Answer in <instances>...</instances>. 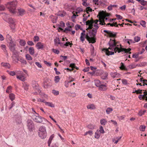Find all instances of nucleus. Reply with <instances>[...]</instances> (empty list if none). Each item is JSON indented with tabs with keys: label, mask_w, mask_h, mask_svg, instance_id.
Returning a JSON list of instances; mask_svg holds the SVG:
<instances>
[{
	"label": "nucleus",
	"mask_w": 147,
	"mask_h": 147,
	"mask_svg": "<svg viewBox=\"0 0 147 147\" xmlns=\"http://www.w3.org/2000/svg\"><path fill=\"white\" fill-rule=\"evenodd\" d=\"M16 43L14 42L13 40H11L9 42V48L10 51L15 55L18 54V52L16 49Z\"/></svg>",
	"instance_id": "20e7f679"
},
{
	"label": "nucleus",
	"mask_w": 147,
	"mask_h": 147,
	"mask_svg": "<svg viewBox=\"0 0 147 147\" xmlns=\"http://www.w3.org/2000/svg\"><path fill=\"white\" fill-rule=\"evenodd\" d=\"M44 44L41 42H38L36 45V47L38 50L43 49Z\"/></svg>",
	"instance_id": "4468645a"
},
{
	"label": "nucleus",
	"mask_w": 147,
	"mask_h": 147,
	"mask_svg": "<svg viewBox=\"0 0 147 147\" xmlns=\"http://www.w3.org/2000/svg\"><path fill=\"white\" fill-rule=\"evenodd\" d=\"M38 135L42 139H45L47 136L46 128L43 126H40L38 131Z\"/></svg>",
	"instance_id": "7ed1b4c3"
},
{
	"label": "nucleus",
	"mask_w": 147,
	"mask_h": 147,
	"mask_svg": "<svg viewBox=\"0 0 147 147\" xmlns=\"http://www.w3.org/2000/svg\"><path fill=\"white\" fill-rule=\"evenodd\" d=\"M146 111L145 110L144 111L140 110L138 113V115L140 116H141L142 115H144L146 112Z\"/></svg>",
	"instance_id": "8fccbe9b"
},
{
	"label": "nucleus",
	"mask_w": 147,
	"mask_h": 147,
	"mask_svg": "<svg viewBox=\"0 0 147 147\" xmlns=\"http://www.w3.org/2000/svg\"><path fill=\"white\" fill-rule=\"evenodd\" d=\"M20 45L22 46H24L25 45L26 43L25 41L23 40H21L19 42Z\"/></svg>",
	"instance_id": "58836bf2"
},
{
	"label": "nucleus",
	"mask_w": 147,
	"mask_h": 147,
	"mask_svg": "<svg viewBox=\"0 0 147 147\" xmlns=\"http://www.w3.org/2000/svg\"><path fill=\"white\" fill-rule=\"evenodd\" d=\"M99 90L102 91H106L107 89V84L102 82V84L98 87Z\"/></svg>",
	"instance_id": "9d476101"
},
{
	"label": "nucleus",
	"mask_w": 147,
	"mask_h": 147,
	"mask_svg": "<svg viewBox=\"0 0 147 147\" xmlns=\"http://www.w3.org/2000/svg\"><path fill=\"white\" fill-rule=\"evenodd\" d=\"M52 93L55 96H57L59 94V92L58 91L55 90H53L52 92Z\"/></svg>",
	"instance_id": "c9c22d12"
},
{
	"label": "nucleus",
	"mask_w": 147,
	"mask_h": 147,
	"mask_svg": "<svg viewBox=\"0 0 147 147\" xmlns=\"http://www.w3.org/2000/svg\"><path fill=\"white\" fill-rule=\"evenodd\" d=\"M100 124L102 125H105L107 123V120L105 119H102L100 120Z\"/></svg>",
	"instance_id": "b1692460"
},
{
	"label": "nucleus",
	"mask_w": 147,
	"mask_h": 147,
	"mask_svg": "<svg viewBox=\"0 0 147 147\" xmlns=\"http://www.w3.org/2000/svg\"><path fill=\"white\" fill-rule=\"evenodd\" d=\"M107 20V18H106L105 17H104L103 19V22H102L101 20H100L99 22H100V24H101L102 25H105V23L104 22V20Z\"/></svg>",
	"instance_id": "4d7b16f0"
},
{
	"label": "nucleus",
	"mask_w": 147,
	"mask_h": 147,
	"mask_svg": "<svg viewBox=\"0 0 147 147\" xmlns=\"http://www.w3.org/2000/svg\"><path fill=\"white\" fill-rule=\"evenodd\" d=\"M74 78H72V79L69 81H66L65 82V86L66 88H68L69 87V84L71 82L74 81Z\"/></svg>",
	"instance_id": "6ab92c4d"
},
{
	"label": "nucleus",
	"mask_w": 147,
	"mask_h": 147,
	"mask_svg": "<svg viewBox=\"0 0 147 147\" xmlns=\"http://www.w3.org/2000/svg\"><path fill=\"white\" fill-rule=\"evenodd\" d=\"M39 37L37 36H35L34 37V40L35 42L39 40Z\"/></svg>",
	"instance_id": "774afa93"
},
{
	"label": "nucleus",
	"mask_w": 147,
	"mask_h": 147,
	"mask_svg": "<svg viewBox=\"0 0 147 147\" xmlns=\"http://www.w3.org/2000/svg\"><path fill=\"white\" fill-rule=\"evenodd\" d=\"M9 98L12 101L15 99V95L11 93L9 94Z\"/></svg>",
	"instance_id": "473e14b6"
},
{
	"label": "nucleus",
	"mask_w": 147,
	"mask_h": 147,
	"mask_svg": "<svg viewBox=\"0 0 147 147\" xmlns=\"http://www.w3.org/2000/svg\"><path fill=\"white\" fill-rule=\"evenodd\" d=\"M18 74V75H17L16 76V77L18 79L22 81H24L26 80V74Z\"/></svg>",
	"instance_id": "9b49d317"
},
{
	"label": "nucleus",
	"mask_w": 147,
	"mask_h": 147,
	"mask_svg": "<svg viewBox=\"0 0 147 147\" xmlns=\"http://www.w3.org/2000/svg\"><path fill=\"white\" fill-rule=\"evenodd\" d=\"M99 26H98V24H97L96 23L94 24L93 27L91 29H92V34L93 36H95L96 35L97 32V30Z\"/></svg>",
	"instance_id": "1a4fd4ad"
},
{
	"label": "nucleus",
	"mask_w": 147,
	"mask_h": 147,
	"mask_svg": "<svg viewBox=\"0 0 147 147\" xmlns=\"http://www.w3.org/2000/svg\"><path fill=\"white\" fill-rule=\"evenodd\" d=\"M32 118L34 121L37 123H41L43 121V119L44 118L40 116L36 113L32 116Z\"/></svg>",
	"instance_id": "423d86ee"
},
{
	"label": "nucleus",
	"mask_w": 147,
	"mask_h": 147,
	"mask_svg": "<svg viewBox=\"0 0 147 147\" xmlns=\"http://www.w3.org/2000/svg\"><path fill=\"white\" fill-rule=\"evenodd\" d=\"M28 85L27 84L24 83L23 84V86L24 89L25 90H27L28 89Z\"/></svg>",
	"instance_id": "5fc2aeb1"
},
{
	"label": "nucleus",
	"mask_w": 147,
	"mask_h": 147,
	"mask_svg": "<svg viewBox=\"0 0 147 147\" xmlns=\"http://www.w3.org/2000/svg\"><path fill=\"white\" fill-rule=\"evenodd\" d=\"M87 36H88V34H84L83 33H81L80 40L82 42H83L85 40V38L86 39Z\"/></svg>",
	"instance_id": "f3484780"
},
{
	"label": "nucleus",
	"mask_w": 147,
	"mask_h": 147,
	"mask_svg": "<svg viewBox=\"0 0 147 147\" xmlns=\"http://www.w3.org/2000/svg\"><path fill=\"white\" fill-rule=\"evenodd\" d=\"M50 17L51 18V20L53 23H54L56 22L57 20V17L52 16H51Z\"/></svg>",
	"instance_id": "c756f323"
},
{
	"label": "nucleus",
	"mask_w": 147,
	"mask_h": 147,
	"mask_svg": "<svg viewBox=\"0 0 147 147\" xmlns=\"http://www.w3.org/2000/svg\"><path fill=\"white\" fill-rule=\"evenodd\" d=\"M86 39L89 42L92 43H94L96 42L95 38L90 37L89 36H87Z\"/></svg>",
	"instance_id": "2eb2a0df"
},
{
	"label": "nucleus",
	"mask_w": 147,
	"mask_h": 147,
	"mask_svg": "<svg viewBox=\"0 0 147 147\" xmlns=\"http://www.w3.org/2000/svg\"><path fill=\"white\" fill-rule=\"evenodd\" d=\"M55 136L54 134H52L50 137L49 138V139L48 141V146H50V144L51 143V141L52 140H53V139L54 138V137Z\"/></svg>",
	"instance_id": "bb28decb"
},
{
	"label": "nucleus",
	"mask_w": 147,
	"mask_h": 147,
	"mask_svg": "<svg viewBox=\"0 0 147 147\" xmlns=\"http://www.w3.org/2000/svg\"><path fill=\"white\" fill-rule=\"evenodd\" d=\"M18 13L19 15L20 16H22L24 14L25 11L22 9L19 8L18 9Z\"/></svg>",
	"instance_id": "c85d7f7f"
},
{
	"label": "nucleus",
	"mask_w": 147,
	"mask_h": 147,
	"mask_svg": "<svg viewBox=\"0 0 147 147\" xmlns=\"http://www.w3.org/2000/svg\"><path fill=\"white\" fill-rule=\"evenodd\" d=\"M28 5L32 8V9H28V10L31 12H35L36 10V9L32 5L29 4Z\"/></svg>",
	"instance_id": "a211bd4d"
},
{
	"label": "nucleus",
	"mask_w": 147,
	"mask_h": 147,
	"mask_svg": "<svg viewBox=\"0 0 147 147\" xmlns=\"http://www.w3.org/2000/svg\"><path fill=\"white\" fill-rule=\"evenodd\" d=\"M44 63L48 66H50L51 65V64L50 62H48L46 61H45L44 62Z\"/></svg>",
	"instance_id": "680f3d73"
},
{
	"label": "nucleus",
	"mask_w": 147,
	"mask_h": 147,
	"mask_svg": "<svg viewBox=\"0 0 147 147\" xmlns=\"http://www.w3.org/2000/svg\"><path fill=\"white\" fill-rule=\"evenodd\" d=\"M117 35V33L113 31H110L108 34V35L109 37L115 38L116 37Z\"/></svg>",
	"instance_id": "dca6fc26"
},
{
	"label": "nucleus",
	"mask_w": 147,
	"mask_h": 147,
	"mask_svg": "<svg viewBox=\"0 0 147 147\" xmlns=\"http://www.w3.org/2000/svg\"><path fill=\"white\" fill-rule=\"evenodd\" d=\"M52 85L51 80L47 78L45 79L43 84V86L45 88H49Z\"/></svg>",
	"instance_id": "0eeeda50"
},
{
	"label": "nucleus",
	"mask_w": 147,
	"mask_h": 147,
	"mask_svg": "<svg viewBox=\"0 0 147 147\" xmlns=\"http://www.w3.org/2000/svg\"><path fill=\"white\" fill-rule=\"evenodd\" d=\"M26 126L28 130L33 131L34 129V125L32 121L30 119H28L26 122Z\"/></svg>",
	"instance_id": "39448f33"
},
{
	"label": "nucleus",
	"mask_w": 147,
	"mask_h": 147,
	"mask_svg": "<svg viewBox=\"0 0 147 147\" xmlns=\"http://www.w3.org/2000/svg\"><path fill=\"white\" fill-rule=\"evenodd\" d=\"M54 42L55 45H58V44L60 43V40L59 38L57 39H55Z\"/></svg>",
	"instance_id": "37998d69"
},
{
	"label": "nucleus",
	"mask_w": 147,
	"mask_h": 147,
	"mask_svg": "<svg viewBox=\"0 0 147 147\" xmlns=\"http://www.w3.org/2000/svg\"><path fill=\"white\" fill-rule=\"evenodd\" d=\"M142 90H135V91H134L133 92V93H136L137 94H139V93H142Z\"/></svg>",
	"instance_id": "0e129e2a"
},
{
	"label": "nucleus",
	"mask_w": 147,
	"mask_h": 147,
	"mask_svg": "<svg viewBox=\"0 0 147 147\" xmlns=\"http://www.w3.org/2000/svg\"><path fill=\"white\" fill-rule=\"evenodd\" d=\"M122 83L124 85H127L128 84L127 81L125 79H123L122 80Z\"/></svg>",
	"instance_id": "69168bd1"
},
{
	"label": "nucleus",
	"mask_w": 147,
	"mask_h": 147,
	"mask_svg": "<svg viewBox=\"0 0 147 147\" xmlns=\"http://www.w3.org/2000/svg\"><path fill=\"white\" fill-rule=\"evenodd\" d=\"M17 4L16 1L8 2L5 5L6 7L9 9V11L13 13H16V6Z\"/></svg>",
	"instance_id": "f03ea898"
},
{
	"label": "nucleus",
	"mask_w": 147,
	"mask_h": 147,
	"mask_svg": "<svg viewBox=\"0 0 147 147\" xmlns=\"http://www.w3.org/2000/svg\"><path fill=\"white\" fill-rule=\"evenodd\" d=\"M146 128V126L144 125H141L140 127V130L142 131H145Z\"/></svg>",
	"instance_id": "6e6d98bb"
},
{
	"label": "nucleus",
	"mask_w": 147,
	"mask_h": 147,
	"mask_svg": "<svg viewBox=\"0 0 147 147\" xmlns=\"http://www.w3.org/2000/svg\"><path fill=\"white\" fill-rule=\"evenodd\" d=\"M70 67H71V69L67 68L66 69L68 71L71 72L72 71H73V72H75V70H74L73 69V68H75L76 67L75 64L74 63H71L70 65Z\"/></svg>",
	"instance_id": "ddd939ff"
},
{
	"label": "nucleus",
	"mask_w": 147,
	"mask_h": 147,
	"mask_svg": "<svg viewBox=\"0 0 147 147\" xmlns=\"http://www.w3.org/2000/svg\"><path fill=\"white\" fill-rule=\"evenodd\" d=\"M28 51L30 54L31 55H33L34 53V50L33 47H30Z\"/></svg>",
	"instance_id": "a878e982"
},
{
	"label": "nucleus",
	"mask_w": 147,
	"mask_h": 147,
	"mask_svg": "<svg viewBox=\"0 0 147 147\" xmlns=\"http://www.w3.org/2000/svg\"><path fill=\"white\" fill-rule=\"evenodd\" d=\"M136 65L135 64H131L130 65H129V66H128V67L130 69H133V68H134L135 67H136Z\"/></svg>",
	"instance_id": "338daca9"
},
{
	"label": "nucleus",
	"mask_w": 147,
	"mask_h": 147,
	"mask_svg": "<svg viewBox=\"0 0 147 147\" xmlns=\"http://www.w3.org/2000/svg\"><path fill=\"white\" fill-rule=\"evenodd\" d=\"M99 132L102 134H103L105 133V131L102 126H100L99 129Z\"/></svg>",
	"instance_id": "79ce46f5"
},
{
	"label": "nucleus",
	"mask_w": 147,
	"mask_h": 147,
	"mask_svg": "<svg viewBox=\"0 0 147 147\" xmlns=\"http://www.w3.org/2000/svg\"><path fill=\"white\" fill-rule=\"evenodd\" d=\"M15 24L10 25V27L12 30V31L13 32H15Z\"/></svg>",
	"instance_id": "ea45409f"
},
{
	"label": "nucleus",
	"mask_w": 147,
	"mask_h": 147,
	"mask_svg": "<svg viewBox=\"0 0 147 147\" xmlns=\"http://www.w3.org/2000/svg\"><path fill=\"white\" fill-rule=\"evenodd\" d=\"M144 94L142 95L143 96V99H145L144 98H146V100H147V90H145Z\"/></svg>",
	"instance_id": "e433bc0d"
},
{
	"label": "nucleus",
	"mask_w": 147,
	"mask_h": 147,
	"mask_svg": "<svg viewBox=\"0 0 147 147\" xmlns=\"http://www.w3.org/2000/svg\"><path fill=\"white\" fill-rule=\"evenodd\" d=\"M60 79V77L58 76H56L54 78V81L56 83H58Z\"/></svg>",
	"instance_id": "4c0bfd02"
},
{
	"label": "nucleus",
	"mask_w": 147,
	"mask_h": 147,
	"mask_svg": "<svg viewBox=\"0 0 147 147\" xmlns=\"http://www.w3.org/2000/svg\"><path fill=\"white\" fill-rule=\"evenodd\" d=\"M102 83V82H100L99 80H94L95 85L96 87H98L100 86Z\"/></svg>",
	"instance_id": "5701e85b"
},
{
	"label": "nucleus",
	"mask_w": 147,
	"mask_h": 147,
	"mask_svg": "<svg viewBox=\"0 0 147 147\" xmlns=\"http://www.w3.org/2000/svg\"><path fill=\"white\" fill-rule=\"evenodd\" d=\"M52 51L55 54H58L59 53V51L57 49H52Z\"/></svg>",
	"instance_id": "052dcab7"
},
{
	"label": "nucleus",
	"mask_w": 147,
	"mask_h": 147,
	"mask_svg": "<svg viewBox=\"0 0 147 147\" xmlns=\"http://www.w3.org/2000/svg\"><path fill=\"white\" fill-rule=\"evenodd\" d=\"M26 59L28 60H31L32 59L30 55L29 54H27L26 55Z\"/></svg>",
	"instance_id": "09e8293b"
},
{
	"label": "nucleus",
	"mask_w": 147,
	"mask_h": 147,
	"mask_svg": "<svg viewBox=\"0 0 147 147\" xmlns=\"http://www.w3.org/2000/svg\"><path fill=\"white\" fill-rule=\"evenodd\" d=\"M32 87L34 89L37 91H38L39 90L38 85L37 83H35L32 84Z\"/></svg>",
	"instance_id": "aec40b11"
},
{
	"label": "nucleus",
	"mask_w": 147,
	"mask_h": 147,
	"mask_svg": "<svg viewBox=\"0 0 147 147\" xmlns=\"http://www.w3.org/2000/svg\"><path fill=\"white\" fill-rule=\"evenodd\" d=\"M45 105L51 107H55L54 105L51 102H45Z\"/></svg>",
	"instance_id": "7c9ffc66"
},
{
	"label": "nucleus",
	"mask_w": 147,
	"mask_h": 147,
	"mask_svg": "<svg viewBox=\"0 0 147 147\" xmlns=\"http://www.w3.org/2000/svg\"><path fill=\"white\" fill-rule=\"evenodd\" d=\"M87 108L88 109L93 110L96 109L95 106L93 104H90L87 106Z\"/></svg>",
	"instance_id": "393cba45"
},
{
	"label": "nucleus",
	"mask_w": 147,
	"mask_h": 147,
	"mask_svg": "<svg viewBox=\"0 0 147 147\" xmlns=\"http://www.w3.org/2000/svg\"><path fill=\"white\" fill-rule=\"evenodd\" d=\"M86 10V13L88 14H89V12H92V9L89 7H87Z\"/></svg>",
	"instance_id": "603ef678"
},
{
	"label": "nucleus",
	"mask_w": 147,
	"mask_h": 147,
	"mask_svg": "<svg viewBox=\"0 0 147 147\" xmlns=\"http://www.w3.org/2000/svg\"><path fill=\"white\" fill-rule=\"evenodd\" d=\"M86 14L85 13H84L83 15V17H84V18H83V21L84 22L86 21L87 20L88 18L90 16V15L89 14H88V16L85 17V16L86 15Z\"/></svg>",
	"instance_id": "c03bdc74"
},
{
	"label": "nucleus",
	"mask_w": 147,
	"mask_h": 147,
	"mask_svg": "<svg viewBox=\"0 0 147 147\" xmlns=\"http://www.w3.org/2000/svg\"><path fill=\"white\" fill-rule=\"evenodd\" d=\"M12 89V87L10 86H9L6 90V92L7 93H9L11 92V90Z\"/></svg>",
	"instance_id": "864d4df0"
},
{
	"label": "nucleus",
	"mask_w": 147,
	"mask_h": 147,
	"mask_svg": "<svg viewBox=\"0 0 147 147\" xmlns=\"http://www.w3.org/2000/svg\"><path fill=\"white\" fill-rule=\"evenodd\" d=\"M140 24L143 27L145 28L146 27V22L144 21L141 20L140 22Z\"/></svg>",
	"instance_id": "a18cd8bd"
},
{
	"label": "nucleus",
	"mask_w": 147,
	"mask_h": 147,
	"mask_svg": "<svg viewBox=\"0 0 147 147\" xmlns=\"http://www.w3.org/2000/svg\"><path fill=\"white\" fill-rule=\"evenodd\" d=\"M0 47L1 49L3 50L4 53L6 55V57H7L8 55V53L6 50V45H1L0 46Z\"/></svg>",
	"instance_id": "f8f14e48"
},
{
	"label": "nucleus",
	"mask_w": 147,
	"mask_h": 147,
	"mask_svg": "<svg viewBox=\"0 0 147 147\" xmlns=\"http://www.w3.org/2000/svg\"><path fill=\"white\" fill-rule=\"evenodd\" d=\"M71 30V26H69L65 28L64 30V32H67V31H70Z\"/></svg>",
	"instance_id": "3c124183"
},
{
	"label": "nucleus",
	"mask_w": 147,
	"mask_h": 147,
	"mask_svg": "<svg viewBox=\"0 0 147 147\" xmlns=\"http://www.w3.org/2000/svg\"><path fill=\"white\" fill-rule=\"evenodd\" d=\"M140 3L143 6L147 5V1H145L144 0H142Z\"/></svg>",
	"instance_id": "de8ad7c7"
},
{
	"label": "nucleus",
	"mask_w": 147,
	"mask_h": 147,
	"mask_svg": "<svg viewBox=\"0 0 147 147\" xmlns=\"http://www.w3.org/2000/svg\"><path fill=\"white\" fill-rule=\"evenodd\" d=\"M140 81L141 82H143V83L147 84L146 83H147V80H143V78H140Z\"/></svg>",
	"instance_id": "bf43d9fd"
},
{
	"label": "nucleus",
	"mask_w": 147,
	"mask_h": 147,
	"mask_svg": "<svg viewBox=\"0 0 147 147\" xmlns=\"http://www.w3.org/2000/svg\"><path fill=\"white\" fill-rule=\"evenodd\" d=\"M83 11V10L82 9V8L80 7H79L77 8L76 10V11L75 12L76 14H78L80 13V12H81Z\"/></svg>",
	"instance_id": "49530a36"
},
{
	"label": "nucleus",
	"mask_w": 147,
	"mask_h": 147,
	"mask_svg": "<svg viewBox=\"0 0 147 147\" xmlns=\"http://www.w3.org/2000/svg\"><path fill=\"white\" fill-rule=\"evenodd\" d=\"M109 47L108 49L104 48L102 49V51H104L107 55H113L114 53L113 51L115 53L118 52L119 53L121 52H124L125 53H129L131 54V53L130 52L131 49H126L123 48L121 47V45H117V42H116L115 39L112 40L110 39V41L108 43Z\"/></svg>",
	"instance_id": "f257e3e1"
},
{
	"label": "nucleus",
	"mask_w": 147,
	"mask_h": 147,
	"mask_svg": "<svg viewBox=\"0 0 147 147\" xmlns=\"http://www.w3.org/2000/svg\"><path fill=\"white\" fill-rule=\"evenodd\" d=\"M60 25L59 26L60 27H59V29L61 30H62L63 29L61 27H64L65 26V24L63 22L61 21L60 22Z\"/></svg>",
	"instance_id": "f704fd0d"
},
{
	"label": "nucleus",
	"mask_w": 147,
	"mask_h": 147,
	"mask_svg": "<svg viewBox=\"0 0 147 147\" xmlns=\"http://www.w3.org/2000/svg\"><path fill=\"white\" fill-rule=\"evenodd\" d=\"M91 55L93 56H95V54L94 53V48L93 47H92V48L91 49Z\"/></svg>",
	"instance_id": "e2e57ef3"
},
{
	"label": "nucleus",
	"mask_w": 147,
	"mask_h": 147,
	"mask_svg": "<svg viewBox=\"0 0 147 147\" xmlns=\"http://www.w3.org/2000/svg\"><path fill=\"white\" fill-rule=\"evenodd\" d=\"M100 134L99 131V129L97 130L95 134V138L96 139L99 138L100 136Z\"/></svg>",
	"instance_id": "412c9836"
},
{
	"label": "nucleus",
	"mask_w": 147,
	"mask_h": 147,
	"mask_svg": "<svg viewBox=\"0 0 147 147\" xmlns=\"http://www.w3.org/2000/svg\"><path fill=\"white\" fill-rule=\"evenodd\" d=\"M107 26L108 25H110L111 26H115L116 27H118V25L117 24V22H115L113 23H108L106 25Z\"/></svg>",
	"instance_id": "72a5a7b5"
},
{
	"label": "nucleus",
	"mask_w": 147,
	"mask_h": 147,
	"mask_svg": "<svg viewBox=\"0 0 147 147\" xmlns=\"http://www.w3.org/2000/svg\"><path fill=\"white\" fill-rule=\"evenodd\" d=\"M100 77L103 80H106L107 79V74H100Z\"/></svg>",
	"instance_id": "2f4dec72"
},
{
	"label": "nucleus",
	"mask_w": 147,
	"mask_h": 147,
	"mask_svg": "<svg viewBox=\"0 0 147 147\" xmlns=\"http://www.w3.org/2000/svg\"><path fill=\"white\" fill-rule=\"evenodd\" d=\"M140 37L138 36H136L134 38V40L136 42H138L140 40Z\"/></svg>",
	"instance_id": "13d9d810"
},
{
	"label": "nucleus",
	"mask_w": 147,
	"mask_h": 147,
	"mask_svg": "<svg viewBox=\"0 0 147 147\" xmlns=\"http://www.w3.org/2000/svg\"><path fill=\"white\" fill-rule=\"evenodd\" d=\"M98 22V20H96L94 22L93 21V20H88L86 22V23L87 25H88V28L91 29L93 27L94 24L96 23L98 24L97 22Z\"/></svg>",
	"instance_id": "6e6552de"
},
{
	"label": "nucleus",
	"mask_w": 147,
	"mask_h": 147,
	"mask_svg": "<svg viewBox=\"0 0 147 147\" xmlns=\"http://www.w3.org/2000/svg\"><path fill=\"white\" fill-rule=\"evenodd\" d=\"M8 22L10 25L15 24V21L11 18H9L7 20Z\"/></svg>",
	"instance_id": "cd10ccee"
},
{
	"label": "nucleus",
	"mask_w": 147,
	"mask_h": 147,
	"mask_svg": "<svg viewBox=\"0 0 147 147\" xmlns=\"http://www.w3.org/2000/svg\"><path fill=\"white\" fill-rule=\"evenodd\" d=\"M1 65L2 66H3L5 68H9L10 67V64L9 63H1Z\"/></svg>",
	"instance_id": "4be33fe9"
},
{
	"label": "nucleus",
	"mask_w": 147,
	"mask_h": 147,
	"mask_svg": "<svg viewBox=\"0 0 147 147\" xmlns=\"http://www.w3.org/2000/svg\"><path fill=\"white\" fill-rule=\"evenodd\" d=\"M113 109L112 108L109 107L107 108L106 110V112L107 114H109L113 111Z\"/></svg>",
	"instance_id": "a19ab883"
}]
</instances>
